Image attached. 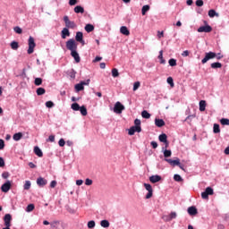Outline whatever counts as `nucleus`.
Segmentation results:
<instances>
[{
  "label": "nucleus",
  "instance_id": "obj_60",
  "mask_svg": "<svg viewBox=\"0 0 229 229\" xmlns=\"http://www.w3.org/2000/svg\"><path fill=\"white\" fill-rule=\"evenodd\" d=\"M47 142H55V135H50L47 140Z\"/></svg>",
  "mask_w": 229,
  "mask_h": 229
},
{
  "label": "nucleus",
  "instance_id": "obj_27",
  "mask_svg": "<svg viewBox=\"0 0 229 229\" xmlns=\"http://www.w3.org/2000/svg\"><path fill=\"white\" fill-rule=\"evenodd\" d=\"M100 225L102 228H108L110 226V222H108V220H102Z\"/></svg>",
  "mask_w": 229,
  "mask_h": 229
},
{
  "label": "nucleus",
  "instance_id": "obj_59",
  "mask_svg": "<svg viewBox=\"0 0 229 229\" xmlns=\"http://www.w3.org/2000/svg\"><path fill=\"white\" fill-rule=\"evenodd\" d=\"M151 198H153V191H148L146 195V199H149Z\"/></svg>",
  "mask_w": 229,
  "mask_h": 229
},
{
  "label": "nucleus",
  "instance_id": "obj_17",
  "mask_svg": "<svg viewBox=\"0 0 229 229\" xmlns=\"http://www.w3.org/2000/svg\"><path fill=\"white\" fill-rule=\"evenodd\" d=\"M155 124L157 128H162V126H165V122L163 119H155Z\"/></svg>",
  "mask_w": 229,
  "mask_h": 229
},
{
  "label": "nucleus",
  "instance_id": "obj_10",
  "mask_svg": "<svg viewBox=\"0 0 229 229\" xmlns=\"http://www.w3.org/2000/svg\"><path fill=\"white\" fill-rule=\"evenodd\" d=\"M4 226H12V215L5 214L4 216Z\"/></svg>",
  "mask_w": 229,
  "mask_h": 229
},
{
  "label": "nucleus",
  "instance_id": "obj_20",
  "mask_svg": "<svg viewBox=\"0 0 229 229\" xmlns=\"http://www.w3.org/2000/svg\"><path fill=\"white\" fill-rule=\"evenodd\" d=\"M188 214L190 216H196V214H198V209L196 207H190L188 208Z\"/></svg>",
  "mask_w": 229,
  "mask_h": 229
},
{
  "label": "nucleus",
  "instance_id": "obj_37",
  "mask_svg": "<svg viewBox=\"0 0 229 229\" xmlns=\"http://www.w3.org/2000/svg\"><path fill=\"white\" fill-rule=\"evenodd\" d=\"M213 131H214V133H220L221 132V129L219 128V124H217V123L214 124Z\"/></svg>",
  "mask_w": 229,
  "mask_h": 229
},
{
  "label": "nucleus",
  "instance_id": "obj_61",
  "mask_svg": "<svg viewBox=\"0 0 229 229\" xmlns=\"http://www.w3.org/2000/svg\"><path fill=\"white\" fill-rule=\"evenodd\" d=\"M189 55H191V52H189V50H185L182 53V56H189Z\"/></svg>",
  "mask_w": 229,
  "mask_h": 229
},
{
  "label": "nucleus",
  "instance_id": "obj_48",
  "mask_svg": "<svg viewBox=\"0 0 229 229\" xmlns=\"http://www.w3.org/2000/svg\"><path fill=\"white\" fill-rule=\"evenodd\" d=\"M196 6H198L199 8H201V6H203V4H205V3L203 2V0H197L195 2Z\"/></svg>",
  "mask_w": 229,
  "mask_h": 229
},
{
  "label": "nucleus",
  "instance_id": "obj_42",
  "mask_svg": "<svg viewBox=\"0 0 229 229\" xmlns=\"http://www.w3.org/2000/svg\"><path fill=\"white\" fill-rule=\"evenodd\" d=\"M171 155H173V152H171V150H167V148H165L164 151L165 158H169V157H171Z\"/></svg>",
  "mask_w": 229,
  "mask_h": 229
},
{
  "label": "nucleus",
  "instance_id": "obj_18",
  "mask_svg": "<svg viewBox=\"0 0 229 229\" xmlns=\"http://www.w3.org/2000/svg\"><path fill=\"white\" fill-rule=\"evenodd\" d=\"M75 13H85V8L81 5H76L73 9Z\"/></svg>",
  "mask_w": 229,
  "mask_h": 229
},
{
  "label": "nucleus",
  "instance_id": "obj_8",
  "mask_svg": "<svg viewBox=\"0 0 229 229\" xmlns=\"http://www.w3.org/2000/svg\"><path fill=\"white\" fill-rule=\"evenodd\" d=\"M140 131H142V128L141 127H138L137 125L131 126L129 129V135H135V132L137 133H140Z\"/></svg>",
  "mask_w": 229,
  "mask_h": 229
},
{
  "label": "nucleus",
  "instance_id": "obj_44",
  "mask_svg": "<svg viewBox=\"0 0 229 229\" xmlns=\"http://www.w3.org/2000/svg\"><path fill=\"white\" fill-rule=\"evenodd\" d=\"M174 182H183V178L180 174H174Z\"/></svg>",
  "mask_w": 229,
  "mask_h": 229
},
{
  "label": "nucleus",
  "instance_id": "obj_19",
  "mask_svg": "<svg viewBox=\"0 0 229 229\" xmlns=\"http://www.w3.org/2000/svg\"><path fill=\"white\" fill-rule=\"evenodd\" d=\"M208 15L210 17V19H214V17H219V13L214 9H210L208 13Z\"/></svg>",
  "mask_w": 229,
  "mask_h": 229
},
{
  "label": "nucleus",
  "instance_id": "obj_15",
  "mask_svg": "<svg viewBox=\"0 0 229 229\" xmlns=\"http://www.w3.org/2000/svg\"><path fill=\"white\" fill-rule=\"evenodd\" d=\"M71 55L72 56V58H74V60L77 64H80V62H81L80 55L78 54V52L76 50L72 51Z\"/></svg>",
  "mask_w": 229,
  "mask_h": 229
},
{
  "label": "nucleus",
  "instance_id": "obj_30",
  "mask_svg": "<svg viewBox=\"0 0 229 229\" xmlns=\"http://www.w3.org/2000/svg\"><path fill=\"white\" fill-rule=\"evenodd\" d=\"M36 92H37L38 96H44V94H46V89L38 88Z\"/></svg>",
  "mask_w": 229,
  "mask_h": 229
},
{
  "label": "nucleus",
  "instance_id": "obj_5",
  "mask_svg": "<svg viewBox=\"0 0 229 229\" xmlns=\"http://www.w3.org/2000/svg\"><path fill=\"white\" fill-rule=\"evenodd\" d=\"M214 189L208 187L206 188L205 191L201 193L202 199H208V196H213Z\"/></svg>",
  "mask_w": 229,
  "mask_h": 229
},
{
  "label": "nucleus",
  "instance_id": "obj_21",
  "mask_svg": "<svg viewBox=\"0 0 229 229\" xmlns=\"http://www.w3.org/2000/svg\"><path fill=\"white\" fill-rule=\"evenodd\" d=\"M199 105V111L200 112H205V110L207 108V101L200 100Z\"/></svg>",
  "mask_w": 229,
  "mask_h": 229
},
{
  "label": "nucleus",
  "instance_id": "obj_43",
  "mask_svg": "<svg viewBox=\"0 0 229 229\" xmlns=\"http://www.w3.org/2000/svg\"><path fill=\"white\" fill-rule=\"evenodd\" d=\"M112 76L113 78H117L119 76V70H117V68L112 70Z\"/></svg>",
  "mask_w": 229,
  "mask_h": 229
},
{
  "label": "nucleus",
  "instance_id": "obj_55",
  "mask_svg": "<svg viewBox=\"0 0 229 229\" xmlns=\"http://www.w3.org/2000/svg\"><path fill=\"white\" fill-rule=\"evenodd\" d=\"M84 30H94V25L91 23H88L85 25Z\"/></svg>",
  "mask_w": 229,
  "mask_h": 229
},
{
  "label": "nucleus",
  "instance_id": "obj_9",
  "mask_svg": "<svg viewBox=\"0 0 229 229\" xmlns=\"http://www.w3.org/2000/svg\"><path fill=\"white\" fill-rule=\"evenodd\" d=\"M10 189H12V182L10 181H6V182L1 186L2 192H8Z\"/></svg>",
  "mask_w": 229,
  "mask_h": 229
},
{
  "label": "nucleus",
  "instance_id": "obj_6",
  "mask_svg": "<svg viewBox=\"0 0 229 229\" xmlns=\"http://www.w3.org/2000/svg\"><path fill=\"white\" fill-rule=\"evenodd\" d=\"M158 140L160 142H164L165 149H167L169 148V141L167 140V134H165V133L160 134L158 137Z\"/></svg>",
  "mask_w": 229,
  "mask_h": 229
},
{
  "label": "nucleus",
  "instance_id": "obj_1",
  "mask_svg": "<svg viewBox=\"0 0 229 229\" xmlns=\"http://www.w3.org/2000/svg\"><path fill=\"white\" fill-rule=\"evenodd\" d=\"M214 58H216V60H221V58H223V55L220 53L216 55L214 52L206 53L205 57L201 60V64H207L208 60H214Z\"/></svg>",
  "mask_w": 229,
  "mask_h": 229
},
{
  "label": "nucleus",
  "instance_id": "obj_56",
  "mask_svg": "<svg viewBox=\"0 0 229 229\" xmlns=\"http://www.w3.org/2000/svg\"><path fill=\"white\" fill-rule=\"evenodd\" d=\"M139 87H140V81H136L133 84V90H137L139 89Z\"/></svg>",
  "mask_w": 229,
  "mask_h": 229
},
{
  "label": "nucleus",
  "instance_id": "obj_2",
  "mask_svg": "<svg viewBox=\"0 0 229 229\" xmlns=\"http://www.w3.org/2000/svg\"><path fill=\"white\" fill-rule=\"evenodd\" d=\"M65 27L63 30H74L76 28V23L69 20V16L64 17Z\"/></svg>",
  "mask_w": 229,
  "mask_h": 229
},
{
  "label": "nucleus",
  "instance_id": "obj_29",
  "mask_svg": "<svg viewBox=\"0 0 229 229\" xmlns=\"http://www.w3.org/2000/svg\"><path fill=\"white\" fill-rule=\"evenodd\" d=\"M71 35V32H69V30H62V38H67Z\"/></svg>",
  "mask_w": 229,
  "mask_h": 229
},
{
  "label": "nucleus",
  "instance_id": "obj_38",
  "mask_svg": "<svg viewBox=\"0 0 229 229\" xmlns=\"http://www.w3.org/2000/svg\"><path fill=\"white\" fill-rule=\"evenodd\" d=\"M34 84L36 87H40L42 85V78H36L34 81Z\"/></svg>",
  "mask_w": 229,
  "mask_h": 229
},
{
  "label": "nucleus",
  "instance_id": "obj_7",
  "mask_svg": "<svg viewBox=\"0 0 229 229\" xmlns=\"http://www.w3.org/2000/svg\"><path fill=\"white\" fill-rule=\"evenodd\" d=\"M123 110H124V106L121 102H116L114 107V114H123Z\"/></svg>",
  "mask_w": 229,
  "mask_h": 229
},
{
  "label": "nucleus",
  "instance_id": "obj_52",
  "mask_svg": "<svg viewBox=\"0 0 229 229\" xmlns=\"http://www.w3.org/2000/svg\"><path fill=\"white\" fill-rule=\"evenodd\" d=\"M68 4L70 6H76V4H78V0H69Z\"/></svg>",
  "mask_w": 229,
  "mask_h": 229
},
{
  "label": "nucleus",
  "instance_id": "obj_53",
  "mask_svg": "<svg viewBox=\"0 0 229 229\" xmlns=\"http://www.w3.org/2000/svg\"><path fill=\"white\" fill-rule=\"evenodd\" d=\"M120 33H122V35H125L126 37H128V35H130V30H120Z\"/></svg>",
  "mask_w": 229,
  "mask_h": 229
},
{
  "label": "nucleus",
  "instance_id": "obj_41",
  "mask_svg": "<svg viewBox=\"0 0 229 229\" xmlns=\"http://www.w3.org/2000/svg\"><path fill=\"white\" fill-rule=\"evenodd\" d=\"M194 117H196L195 114H191L188 115L185 119V121L188 123V124H191V123H192V119H194Z\"/></svg>",
  "mask_w": 229,
  "mask_h": 229
},
{
  "label": "nucleus",
  "instance_id": "obj_58",
  "mask_svg": "<svg viewBox=\"0 0 229 229\" xmlns=\"http://www.w3.org/2000/svg\"><path fill=\"white\" fill-rule=\"evenodd\" d=\"M169 216H170L171 221H173V219H176V216H177L176 212H171Z\"/></svg>",
  "mask_w": 229,
  "mask_h": 229
},
{
  "label": "nucleus",
  "instance_id": "obj_35",
  "mask_svg": "<svg viewBox=\"0 0 229 229\" xmlns=\"http://www.w3.org/2000/svg\"><path fill=\"white\" fill-rule=\"evenodd\" d=\"M79 110H80L81 115H84V116L87 115V114H88L87 107L85 106H81Z\"/></svg>",
  "mask_w": 229,
  "mask_h": 229
},
{
  "label": "nucleus",
  "instance_id": "obj_46",
  "mask_svg": "<svg viewBox=\"0 0 229 229\" xmlns=\"http://www.w3.org/2000/svg\"><path fill=\"white\" fill-rule=\"evenodd\" d=\"M168 64H169V65H170L171 67H176V59H174V58L170 59V60L168 61Z\"/></svg>",
  "mask_w": 229,
  "mask_h": 229
},
{
  "label": "nucleus",
  "instance_id": "obj_11",
  "mask_svg": "<svg viewBox=\"0 0 229 229\" xmlns=\"http://www.w3.org/2000/svg\"><path fill=\"white\" fill-rule=\"evenodd\" d=\"M75 40L80 42L82 46H85V40H83V32H77L75 36Z\"/></svg>",
  "mask_w": 229,
  "mask_h": 229
},
{
  "label": "nucleus",
  "instance_id": "obj_54",
  "mask_svg": "<svg viewBox=\"0 0 229 229\" xmlns=\"http://www.w3.org/2000/svg\"><path fill=\"white\" fill-rule=\"evenodd\" d=\"M2 178H4V180H6V179L10 178V173H8V172H4V173L2 174Z\"/></svg>",
  "mask_w": 229,
  "mask_h": 229
},
{
  "label": "nucleus",
  "instance_id": "obj_62",
  "mask_svg": "<svg viewBox=\"0 0 229 229\" xmlns=\"http://www.w3.org/2000/svg\"><path fill=\"white\" fill-rule=\"evenodd\" d=\"M85 185H92V180L91 179H86L85 180Z\"/></svg>",
  "mask_w": 229,
  "mask_h": 229
},
{
  "label": "nucleus",
  "instance_id": "obj_16",
  "mask_svg": "<svg viewBox=\"0 0 229 229\" xmlns=\"http://www.w3.org/2000/svg\"><path fill=\"white\" fill-rule=\"evenodd\" d=\"M160 180H162L160 175H152L149 177V182H151V183H157Z\"/></svg>",
  "mask_w": 229,
  "mask_h": 229
},
{
  "label": "nucleus",
  "instance_id": "obj_31",
  "mask_svg": "<svg viewBox=\"0 0 229 229\" xmlns=\"http://www.w3.org/2000/svg\"><path fill=\"white\" fill-rule=\"evenodd\" d=\"M81 106H80V104L73 103L71 106V108L74 110V112H78Z\"/></svg>",
  "mask_w": 229,
  "mask_h": 229
},
{
  "label": "nucleus",
  "instance_id": "obj_28",
  "mask_svg": "<svg viewBox=\"0 0 229 229\" xmlns=\"http://www.w3.org/2000/svg\"><path fill=\"white\" fill-rule=\"evenodd\" d=\"M223 64L221 63H213L211 64V69H221Z\"/></svg>",
  "mask_w": 229,
  "mask_h": 229
},
{
  "label": "nucleus",
  "instance_id": "obj_14",
  "mask_svg": "<svg viewBox=\"0 0 229 229\" xmlns=\"http://www.w3.org/2000/svg\"><path fill=\"white\" fill-rule=\"evenodd\" d=\"M62 225H60V221L55 220L50 223L51 229H60Z\"/></svg>",
  "mask_w": 229,
  "mask_h": 229
},
{
  "label": "nucleus",
  "instance_id": "obj_24",
  "mask_svg": "<svg viewBox=\"0 0 229 229\" xmlns=\"http://www.w3.org/2000/svg\"><path fill=\"white\" fill-rule=\"evenodd\" d=\"M150 9L149 4L143 5L141 8V15H146L148 13V11Z\"/></svg>",
  "mask_w": 229,
  "mask_h": 229
},
{
  "label": "nucleus",
  "instance_id": "obj_13",
  "mask_svg": "<svg viewBox=\"0 0 229 229\" xmlns=\"http://www.w3.org/2000/svg\"><path fill=\"white\" fill-rule=\"evenodd\" d=\"M37 184L38 185V187H45V185H47V180L43 177H38L37 179Z\"/></svg>",
  "mask_w": 229,
  "mask_h": 229
},
{
  "label": "nucleus",
  "instance_id": "obj_32",
  "mask_svg": "<svg viewBox=\"0 0 229 229\" xmlns=\"http://www.w3.org/2000/svg\"><path fill=\"white\" fill-rule=\"evenodd\" d=\"M11 47L12 49H13L14 51H17L19 49V42L16 41H13L11 43Z\"/></svg>",
  "mask_w": 229,
  "mask_h": 229
},
{
  "label": "nucleus",
  "instance_id": "obj_50",
  "mask_svg": "<svg viewBox=\"0 0 229 229\" xmlns=\"http://www.w3.org/2000/svg\"><path fill=\"white\" fill-rule=\"evenodd\" d=\"M144 187H145L146 191H148V192L153 191V187H151V184L144 183Z\"/></svg>",
  "mask_w": 229,
  "mask_h": 229
},
{
  "label": "nucleus",
  "instance_id": "obj_3",
  "mask_svg": "<svg viewBox=\"0 0 229 229\" xmlns=\"http://www.w3.org/2000/svg\"><path fill=\"white\" fill-rule=\"evenodd\" d=\"M37 44L35 43V38L33 37L29 38V49L27 51L28 55H32V53L35 51Z\"/></svg>",
  "mask_w": 229,
  "mask_h": 229
},
{
  "label": "nucleus",
  "instance_id": "obj_63",
  "mask_svg": "<svg viewBox=\"0 0 229 229\" xmlns=\"http://www.w3.org/2000/svg\"><path fill=\"white\" fill-rule=\"evenodd\" d=\"M134 126H138V127H140V120H139V119H135L134 120Z\"/></svg>",
  "mask_w": 229,
  "mask_h": 229
},
{
  "label": "nucleus",
  "instance_id": "obj_26",
  "mask_svg": "<svg viewBox=\"0 0 229 229\" xmlns=\"http://www.w3.org/2000/svg\"><path fill=\"white\" fill-rule=\"evenodd\" d=\"M13 140L19 141L22 139V132H17L13 136Z\"/></svg>",
  "mask_w": 229,
  "mask_h": 229
},
{
  "label": "nucleus",
  "instance_id": "obj_25",
  "mask_svg": "<svg viewBox=\"0 0 229 229\" xmlns=\"http://www.w3.org/2000/svg\"><path fill=\"white\" fill-rule=\"evenodd\" d=\"M158 59L160 60L161 64H163V65L165 64V59H164V51L163 50H161L159 52Z\"/></svg>",
  "mask_w": 229,
  "mask_h": 229
},
{
  "label": "nucleus",
  "instance_id": "obj_22",
  "mask_svg": "<svg viewBox=\"0 0 229 229\" xmlns=\"http://www.w3.org/2000/svg\"><path fill=\"white\" fill-rule=\"evenodd\" d=\"M34 153L37 155V157H44V153H42V150L38 147L34 148Z\"/></svg>",
  "mask_w": 229,
  "mask_h": 229
},
{
  "label": "nucleus",
  "instance_id": "obj_45",
  "mask_svg": "<svg viewBox=\"0 0 229 229\" xmlns=\"http://www.w3.org/2000/svg\"><path fill=\"white\" fill-rule=\"evenodd\" d=\"M95 227H96V222L94 220L88 222V228L92 229Z\"/></svg>",
  "mask_w": 229,
  "mask_h": 229
},
{
  "label": "nucleus",
  "instance_id": "obj_47",
  "mask_svg": "<svg viewBox=\"0 0 229 229\" xmlns=\"http://www.w3.org/2000/svg\"><path fill=\"white\" fill-rule=\"evenodd\" d=\"M162 219L165 221V223H169V221H171V216L169 215H164Z\"/></svg>",
  "mask_w": 229,
  "mask_h": 229
},
{
  "label": "nucleus",
  "instance_id": "obj_39",
  "mask_svg": "<svg viewBox=\"0 0 229 229\" xmlns=\"http://www.w3.org/2000/svg\"><path fill=\"white\" fill-rule=\"evenodd\" d=\"M35 210V205L34 204H29L26 208V212H33Z\"/></svg>",
  "mask_w": 229,
  "mask_h": 229
},
{
  "label": "nucleus",
  "instance_id": "obj_33",
  "mask_svg": "<svg viewBox=\"0 0 229 229\" xmlns=\"http://www.w3.org/2000/svg\"><path fill=\"white\" fill-rule=\"evenodd\" d=\"M85 87H83V83H79L75 85V89L77 92H81V90H83Z\"/></svg>",
  "mask_w": 229,
  "mask_h": 229
},
{
  "label": "nucleus",
  "instance_id": "obj_64",
  "mask_svg": "<svg viewBox=\"0 0 229 229\" xmlns=\"http://www.w3.org/2000/svg\"><path fill=\"white\" fill-rule=\"evenodd\" d=\"M0 149H4V140H0Z\"/></svg>",
  "mask_w": 229,
  "mask_h": 229
},
{
  "label": "nucleus",
  "instance_id": "obj_36",
  "mask_svg": "<svg viewBox=\"0 0 229 229\" xmlns=\"http://www.w3.org/2000/svg\"><path fill=\"white\" fill-rule=\"evenodd\" d=\"M220 123L223 126H229V119L227 118H222Z\"/></svg>",
  "mask_w": 229,
  "mask_h": 229
},
{
  "label": "nucleus",
  "instance_id": "obj_51",
  "mask_svg": "<svg viewBox=\"0 0 229 229\" xmlns=\"http://www.w3.org/2000/svg\"><path fill=\"white\" fill-rule=\"evenodd\" d=\"M53 106H55V103H53V101L46 102V107L47 108H53Z\"/></svg>",
  "mask_w": 229,
  "mask_h": 229
},
{
  "label": "nucleus",
  "instance_id": "obj_49",
  "mask_svg": "<svg viewBox=\"0 0 229 229\" xmlns=\"http://www.w3.org/2000/svg\"><path fill=\"white\" fill-rule=\"evenodd\" d=\"M166 81L168 84H170V87H174V81H173V77H168Z\"/></svg>",
  "mask_w": 229,
  "mask_h": 229
},
{
  "label": "nucleus",
  "instance_id": "obj_34",
  "mask_svg": "<svg viewBox=\"0 0 229 229\" xmlns=\"http://www.w3.org/2000/svg\"><path fill=\"white\" fill-rule=\"evenodd\" d=\"M141 116L143 117V119H149V117H151V114H148V111L144 110L141 112Z\"/></svg>",
  "mask_w": 229,
  "mask_h": 229
},
{
  "label": "nucleus",
  "instance_id": "obj_4",
  "mask_svg": "<svg viewBox=\"0 0 229 229\" xmlns=\"http://www.w3.org/2000/svg\"><path fill=\"white\" fill-rule=\"evenodd\" d=\"M66 48L71 52L76 51V49H78V45L76 44V41H74V39H69L66 42Z\"/></svg>",
  "mask_w": 229,
  "mask_h": 229
},
{
  "label": "nucleus",
  "instance_id": "obj_57",
  "mask_svg": "<svg viewBox=\"0 0 229 229\" xmlns=\"http://www.w3.org/2000/svg\"><path fill=\"white\" fill-rule=\"evenodd\" d=\"M58 144H59L60 148H64V146H65V140L60 139L58 141Z\"/></svg>",
  "mask_w": 229,
  "mask_h": 229
},
{
  "label": "nucleus",
  "instance_id": "obj_23",
  "mask_svg": "<svg viewBox=\"0 0 229 229\" xmlns=\"http://www.w3.org/2000/svg\"><path fill=\"white\" fill-rule=\"evenodd\" d=\"M198 30H212V26L208 25V22H207V21H204V25L199 27Z\"/></svg>",
  "mask_w": 229,
  "mask_h": 229
},
{
  "label": "nucleus",
  "instance_id": "obj_12",
  "mask_svg": "<svg viewBox=\"0 0 229 229\" xmlns=\"http://www.w3.org/2000/svg\"><path fill=\"white\" fill-rule=\"evenodd\" d=\"M165 161L167 162L168 164H170V165H172V167H175V165H180V158H176L174 160L165 158Z\"/></svg>",
  "mask_w": 229,
  "mask_h": 229
},
{
  "label": "nucleus",
  "instance_id": "obj_40",
  "mask_svg": "<svg viewBox=\"0 0 229 229\" xmlns=\"http://www.w3.org/2000/svg\"><path fill=\"white\" fill-rule=\"evenodd\" d=\"M23 188L25 191H30V189L31 188V182L26 181Z\"/></svg>",
  "mask_w": 229,
  "mask_h": 229
}]
</instances>
